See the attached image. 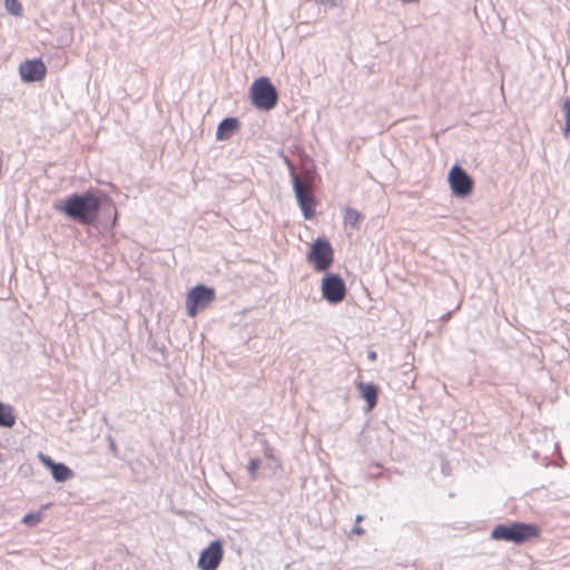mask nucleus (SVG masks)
I'll return each instance as SVG.
<instances>
[{"label": "nucleus", "instance_id": "f257e3e1", "mask_svg": "<svg viewBox=\"0 0 570 570\" xmlns=\"http://www.w3.org/2000/svg\"><path fill=\"white\" fill-rule=\"evenodd\" d=\"M100 208V197L89 190L70 194L53 204L56 212L83 226L96 223Z\"/></svg>", "mask_w": 570, "mask_h": 570}, {"label": "nucleus", "instance_id": "f03ea898", "mask_svg": "<svg viewBox=\"0 0 570 570\" xmlns=\"http://www.w3.org/2000/svg\"><path fill=\"white\" fill-rule=\"evenodd\" d=\"M538 537L539 530L537 525L524 522L500 523L491 531L493 540H503L514 544H521Z\"/></svg>", "mask_w": 570, "mask_h": 570}, {"label": "nucleus", "instance_id": "7ed1b4c3", "mask_svg": "<svg viewBox=\"0 0 570 570\" xmlns=\"http://www.w3.org/2000/svg\"><path fill=\"white\" fill-rule=\"evenodd\" d=\"M252 104L258 109L269 111L277 105L278 92L267 77L257 78L250 86Z\"/></svg>", "mask_w": 570, "mask_h": 570}, {"label": "nucleus", "instance_id": "20e7f679", "mask_svg": "<svg viewBox=\"0 0 570 570\" xmlns=\"http://www.w3.org/2000/svg\"><path fill=\"white\" fill-rule=\"evenodd\" d=\"M334 250L331 243L325 238H316L307 253V261L316 272L327 271L333 263Z\"/></svg>", "mask_w": 570, "mask_h": 570}, {"label": "nucleus", "instance_id": "39448f33", "mask_svg": "<svg viewBox=\"0 0 570 570\" xmlns=\"http://www.w3.org/2000/svg\"><path fill=\"white\" fill-rule=\"evenodd\" d=\"M293 190L297 204L305 219H312L315 216L316 200L311 190V181L308 177L301 179L294 177Z\"/></svg>", "mask_w": 570, "mask_h": 570}, {"label": "nucleus", "instance_id": "423d86ee", "mask_svg": "<svg viewBox=\"0 0 570 570\" xmlns=\"http://www.w3.org/2000/svg\"><path fill=\"white\" fill-rule=\"evenodd\" d=\"M215 299V289L204 284L194 286L186 296L187 314L195 317L197 313L205 309Z\"/></svg>", "mask_w": 570, "mask_h": 570}, {"label": "nucleus", "instance_id": "0eeeda50", "mask_svg": "<svg viewBox=\"0 0 570 570\" xmlns=\"http://www.w3.org/2000/svg\"><path fill=\"white\" fill-rule=\"evenodd\" d=\"M322 295L330 304L341 303L346 295V286L338 274H326L322 281Z\"/></svg>", "mask_w": 570, "mask_h": 570}, {"label": "nucleus", "instance_id": "6e6552de", "mask_svg": "<svg viewBox=\"0 0 570 570\" xmlns=\"http://www.w3.org/2000/svg\"><path fill=\"white\" fill-rule=\"evenodd\" d=\"M451 191L456 197H466L472 193L473 180L459 165H454L448 175Z\"/></svg>", "mask_w": 570, "mask_h": 570}, {"label": "nucleus", "instance_id": "1a4fd4ad", "mask_svg": "<svg viewBox=\"0 0 570 570\" xmlns=\"http://www.w3.org/2000/svg\"><path fill=\"white\" fill-rule=\"evenodd\" d=\"M224 558L223 542L220 540L212 541L204 550H202L197 567L199 569H217Z\"/></svg>", "mask_w": 570, "mask_h": 570}, {"label": "nucleus", "instance_id": "9d476101", "mask_svg": "<svg viewBox=\"0 0 570 570\" xmlns=\"http://www.w3.org/2000/svg\"><path fill=\"white\" fill-rule=\"evenodd\" d=\"M46 66L41 59L26 60L19 66V73L23 81L36 82L46 76Z\"/></svg>", "mask_w": 570, "mask_h": 570}, {"label": "nucleus", "instance_id": "9b49d317", "mask_svg": "<svg viewBox=\"0 0 570 570\" xmlns=\"http://www.w3.org/2000/svg\"><path fill=\"white\" fill-rule=\"evenodd\" d=\"M239 121L237 118L228 117L223 119L216 130V139L217 140H227L229 139L238 129Z\"/></svg>", "mask_w": 570, "mask_h": 570}, {"label": "nucleus", "instance_id": "f8f14e48", "mask_svg": "<svg viewBox=\"0 0 570 570\" xmlns=\"http://www.w3.org/2000/svg\"><path fill=\"white\" fill-rule=\"evenodd\" d=\"M357 389L361 393V396L366 401L367 407L372 410L376 403L379 397V389L373 383H364L361 382L357 385Z\"/></svg>", "mask_w": 570, "mask_h": 570}, {"label": "nucleus", "instance_id": "ddd939ff", "mask_svg": "<svg viewBox=\"0 0 570 570\" xmlns=\"http://www.w3.org/2000/svg\"><path fill=\"white\" fill-rule=\"evenodd\" d=\"M56 482H66L73 475L72 470L63 463H57L50 471Z\"/></svg>", "mask_w": 570, "mask_h": 570}, {"label": "nucleus", "instance_id": "4468645a", "mask_svg": "<svg viewBox=\"0 0 570 570\" xmlns=\"http://www.w3.org/2000/svg\"><path fill=\"white\" fill-rule=\"evenodd\" d=\"M16 423V417L12 414L10 405L0 402V426L12 428Z\"/></svg>", "mask_w": 570, "mask_h": 570}, {"label": "nucleus", "instance_id": "2eb2a0df", "mask_svg": "<svg viewBox=\"0 0 570 570\" xmlns=\"http://www.w3.org/2000/svg\"><path fill=\"white\" fill-rule=\"evenodd\" d=\"M361 219V214L358 210L354 208H346L344 213V223L345 225H350L353 228H358V222Z\"/></svg>", "mask_w": 570, "mask_h": 570}, {"label": "nucleus", "instance_id": "dca6fc26", "mask_svg": "<svg viewBox=\"0 0 570 570\" xmlns=\"http://www.w3.org/2000/svg\"><path fill=\"white\" fill-rule=\"evenodd\" d=\"M4 7L9 13L16 17H20L22 14V6L19 0H4Z\"/></svg>", "mask_w": 570, "mask_h": 570}, {"label": "nucleus", "instance_id": "f3484780", "mask_svg": "<svg viewBox=\"0 0 570 570\" xmlns=\"http://www.w3.org/2000/svg\"><path fill=\"white\" fill-rule=\"evenodd\" d=\"M41 521V512L28 513L22 518V523L27 527H36Z\"/></svg>", "mask_w": 570, "mask_h": 570}, {"label": "nucleus", "instance_id": "a211bd4d", "mask_svg": "<svg viewBox=\"0 0 570 570\" xmlns=\"http://www.w3.org/2000/svg\"><path fill=\"white\" fill-rule=\"evenodd\" d=\"M261 465V460L259 459H250L249 462H248V466H247V470H248V474L250 476L252 480H256L257 478V470Z\"/></svg>", "mask_w": 570, "mask_h": 570}, {"label": "nucleus", "instance_id": "6ab92c4d", "mask_svg": "<svg viewBox=\"0 0 570 570\" xmlns=\"http://www.w3.org/2000/svg\"><path fill=\"white\" fill-rule=\"evenodd\" d=\"M564 117H566V126H564V135L570 134V99H567L563 104Z\"/></svg>", "mask_w": 570, "mask_h": 570}, {"label": "nucleus", "instance_id": "aec40b11", "mask_svg": "<svg viewBox=\"0 0 570 570\" xmlns=\"http://www.w3.org/2000/svg\"><path fill=\"white\" fill-rule=\"evenodd\" d=\"M39 459L46 465L50 471L52 470L53 465H56L58 462H55L50 456L39 453Z\"/></svg>", "mask_w": 570, "mask_h": 570}, {"label": "nucleus", "instance_id": "412c9836", "mask_svg": "<svg viewBox=\"0 0 570 570\" xmlns=\"http://www.w3.org/2000/svg\"><path fill=\"white\" fill-rule=\"evenodd\" d=\"M39 459L46 465L50 471L52 470L53 465H56L58 462H55L50 456L39 453Z\"/></svg>", "mask_w": 570, "mask_h": 570}, {"label": "nucleus", "instance_id": "4be33fe9", "mask_svg": "<svg viewBox=\"0 0 570 570\" xmlns=\"http://www.w3.org/2000/svg\"><path fill=\"white\" fill-rule=\"evenodd\" d=\"M284 163L286 164V166L288 168V173H289L292 183H294V177H298V175L296 174V168H295L294 164L289 160V158L286 156L284 157Z\"/></svg>", "mask_w": 570, "mask_h": 570}, {"label": "nucleus", "instance_id": "5701e85b", "mask_svg": "<svg viewBox=\"0 0 570 570\" xmlns=\"http://www.w3.org/2000/svg\"><path fill=\"white\" fill-rule=\"evenodd\" d=\"M376 352L374 351H368L367 352V358L371 360V361H375L376 360Z\"/></svg>", "mask_w": 570, "mask_h": 570}, {"label": "nucleus", "instance_id": "b1692460", "mask_svg": "<svg viewBox=\"0 0 570 570\" xmlns=\"http://www.w3.org/2000/svg\"><path fill=\"white\" fill-rule=\"evenodd\" d=\"M264 454H265V456H267V458H271V459L273 458L272 449H271L268 445H266V448H265V450H264Z\"/></svg>", "mask_w": 570, "mask_h": 570}, {"label": "nucleus", "instance_id": "393cba45", "mask_svg": "<svg viewBox=\"0 0 570 570\" xmlns=\"http://www.w3.org/2000/svg\"><path fill=\"white\" fill-rule=\"evenodd\" d=\"M353 534H362L364 533V530L360 527H355L354 529H352L351 531Z\"/></svg>", "mask_w": 570, "mask_h": 570}, {"label": "nucleus", "instance_id": "a878e982", "mask_svg": "<svg viewBox=\"0 0 570 570\" xmlns=\"http://www.w3.org/2000/svg\"><path fill=\"white\" fill-rule=\"evenodd\" d=\"M115 448H116V446H115L114 441H110V449L115 450Z\"/></svg>", "mask_w": 570, "mask_h": 570}, {"label": "nucleus", "instance_id": "bb28decb", "mask_svg": "<svg viewBox=\"0 0 570 570\" xmlns=\"http://www.w3.org/2000/svg\"><path fill=\"white\" fill-rule=\"evenodd\" d=\"M362 520V515L356 517V522H360Z\"/></svg>", "mask_w": 570, "mask_h": 570}, {"label": "nucleus", "instance_id": "cd10ccee", "mask_svg": "<svg viewBox=\"0 0 570 570\" xmlns=\"http://www.w3.org/2000/svg\"><path fill=\"white\" fill-rule=\"evenodd\" d=\"M2 462V454L0 453V463Z\"/></svg>", "mask_w": 570, "mask_h": 570}, {"label": "nucleus", "instance_id": "c85d7f7f", "mask_svg": "<svg viewBox=\"0 0 570 570\" xmlns=\"http://www.w3.org/2000/svg\"><path fill=\"white\" fill-rule=\"evenodd\" d=\"M200 570H216V569H200Z\"/></svg>", "mask_w": 570, "mask_h": 570}]
</instances>
